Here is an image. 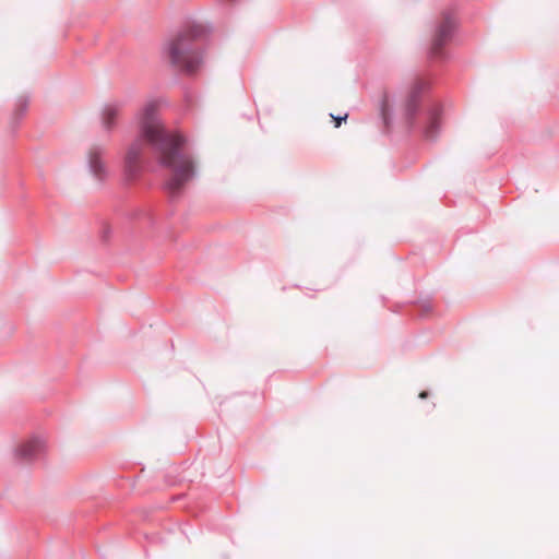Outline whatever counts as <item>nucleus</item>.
Here are the masks:
<instances>
[{"label":"nucleus","mask_w":559,"mask_h":559,"mask_svg":"<svg viewBox=\"0 0 559 559\" xmlns=\"http://www.w3.org/2000/svg\"><path fill=\"white\" fill-rule=\"evenodd\" d=\"M130 213H131V215H130V219H133V218H135V216H136L135 214H136L138 212H135V211H132V212H130Z\"/></svg>","instance_id":"nucleus-15"},{"label":"nucleus","mask_w":559,"mask_h":559,"mask_svg":"<svg viewBox=\"0 0 559 559\" xmlns=\"http://www.w3.org/2000/svg\"><path fill=\"white\" fill-rule=\"evenodd\" d=\"M212 28L200 22L187 23L166 46V52L173 66L187 74H194L203 61V44Z\"/></svg>","instance_id":"nucleus-2"},{"label":"nucleus","mask_w":559,"mask_h":559,"mask_svg":"<svg viewBox=\"0 0 559 559\" xmlns=\"http://www.w3.org/2000/svg\"><path fill=\"white\" fill-rule=\"evenodd\" d=\"M140 134L129 146L124 157V175L136 179L142 169V155L150 146L159 165L170 171L165 189L171 199L195 175V160L187 150V139L179 132L168 131L157 117L156 102H148L138 114Z\"/></svg>","instance_id":"nucleus-1"},{"label":"nucleus","mask_w":559,"mask_h":559,"mask_svg":"<svg viewBox=\"0 0 559 559\" xmlns=\"http://www.w3.org/2000/svg\"><path fill=\"white\" fill-rule=\"evenodd\" d=\"M122 107L123 103L118 100L105 104L102 111V126L106 131H111L117 126Z\"/></svg>","instance_id":"nucleus-8"},{"label":"nucleus","mask_w":559,"mask_h":559,"mask_svg":"<svg viewBox=\"0 0 559 559\" xmlns=\"http://www.w3.org/2000/svg\"><path fill=\"white\" fill-rule=\"evenodd\" d=\"M430 395H431V392L429 390H423L419 393L418 397L421 400H425V399H428Z\"/></svg>","instance_id":"nucleus-14"},{"label":"nucleus","mask_w":559,"mask_h":559,"mask_svg":"<svg viewBox=\"0 0 559 559\" xmlns=\"http://www.w3.org/2000/svg\"><path fill=\"white\" fill-rule=\"evenodd\" d=\"M425 88V83L416 82L411 88L403 105V119L409 128L415 126L416 115L418 112L419 104Z\"/></svg>","instance_id":"nucleus-6"},{"label":"nucleus","mask_w":559,"mask_h":559,"mask_svg":"<svg viewBox=\"0 0 559 559\" xmlns=\"http://www.w3.org/2000/svg\"><path fill=\"white\" fill-rule=\"evenodd\" d=\"M112 233V227L108 223L100 222L99 238L103 243H107L110 240Z\"/></svg>","instance_id":"nucleus-12"},{"label":"nucleus","mask_w":559,"mask_h":559,"mask_svg":"<svg viewBox=\"0 0 559 559\" xmlns=\"http://www.w3.org/2000/svg\"><path fill=\"white\" fill-rule=\"evenodd\" d=\"M442 107L439 103H431L420 112L423 134L428 141H433L440 133Z\"/></svg>","instance_id":"nucleus-5"},{"label":"nucleus","mask_w":559,"mask_h":559,"mask_svg":"<svg viewBox=\"0 0 559 559\" xmlns=\"http://www.w3.org/2000/svg\"><path fill=\"white\" fill-rule=\"evenodd\" d=\"M27 107H28V98L26 96L19 97L16 100V104H15L14 112H13V120L14 121L20 120L26 112Z\"/></svg>","instance_id":"nucleus-10"},{"label":"nucleus","mask_w":559,"mask_h":559,"mask_svg":"<svg viewBox=\"0 0 559 559\" xmlns=\"http://www.w3.org/2000/svg\"><path fill=\"white\" fill-rule=\"evenodd\" d=\"M104 148L100 146H93L87 155V165L92 176L99 182L108 177V168L103 159Z\"/></svg>","instance_id":"nucleus-7"},{"label":"nucleus","mask_w":559,"mask_h":559,"mask_svg":"<svg viewBox=\"0 0 559 559\" xmlns=\"http://www.w3.org/2000/svg\"><path fill=\"white\" fill-rule=\"evenodd\" d=\"M456 28V19L451 10L442 13V20L437 24L429 51V56L435 60H444L447 53L443 47L452 39Z\"/></svg>","instance_id":"nucleus-3"},{"label":"nucleus","mask_w":559,"mask_h":559,"mask_svg":"<svg viewBox=\"0 0 559 559\" xmlns=\"http://www.w3.org/2000/svg\"><path fill=\"white\" fill-rule=\"evenodd\" d=\"M413 304L420 307L421 311L418 313V317L420 318L432 311V301L430 295L426 296L425 298H419L413 301Z\"/></svg>","instance_id":"nucleus-11"},{"label":"nucleus","mask_w":559,"mask_h":559,"mask_svg":"<svg viewBox=\"0 0 559 559\" xmlns=\"http://www.w3.org/2000/svg\"><path fill=\"white\" fill-rule=\"evenodd\" d=\"M347 116H348L347 114H345L344 116H337V117H335V116L331 115V117H332V118L334 119V121H335V127H336V128H338V127L341 126L342 121L346 120Z\"/></svg>","instance_id":"nucleus-13"},{"label":"nucleus","mask_w":559,"mask_h":559,"mask_svg":"<svg viewBox=\"0 0 559 559\" xmlns=\"http://www.w3.org/2000/svg\"><path fill=\"white\" fill-rule=\"evenodd\" d=\"M380 115L385 128L389 129L392 122V109L390 97L386 93L383 94L382 99L380 102Z\"/></svg>","instance_id":"nucleus-9"},{"label":"nucleus","mask_w":559,"mask_h":559,"mask_svg":"<svg viewBox=\"0 0 559 559\" xmlns=\"http://www.w3.org/2000/svg\"><path fill=\"white\" fill-rule=\"evenodd\" d=\"M45 451L46 441L41 437L34 435L31 438L21 442L13 450V455L17 464L27 465L40 459Z\"/></svg>","instance_id":"nucleus-4"}]
</instances>
